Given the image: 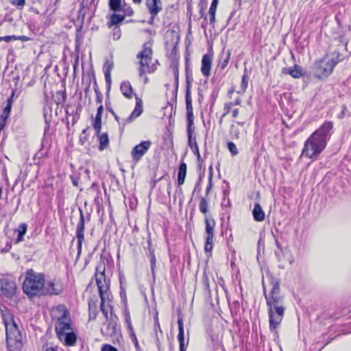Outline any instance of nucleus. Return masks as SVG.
<instances>
[{
	"label": "nucleus",
	"instance_id": "11",
	"mask_svg": "<svg viewBox=\"0 0 351 351\" xmlns=\"http://www.w3.org/2000/svg\"><path fill=\"white\" fill-rule=\"evenodd\" d=\"M62 291L63 287L60 282L54 280L45 281L43 295H59Z\"/></svg>",
	"mask_w": 351,
	"mask_h": 351
},
{
	"label": "nucleus",
	"instance_id": "20",
	"mask_svg": "<svg viewBox=\"0 0 351 351\" xmlns=\"http://www.w3.org/2000/svg\"><path fill=\"white\" fill-rule=\"evenodd\" d=\"M178 340L179 341L180 348H186L184 345V323H183V317L182 316H179L178 319Z\"/></svg>",
	"mask_w": 351,
	"mask_h": 351
},
{
	"label": "nucleus",
	"instance_id": "45",
	"mask_svg": "<svg viewBox=\"0 0 351 351\" xmlns=\"http://www.w3.org/2000/svg\"><path fill=\"white\" fill-rule=\"evenodd\" d=\"M232 106H233V103L232 102H230V103L226 104V106H225L226 112L223 115V117H224L226 114L230 113Z\"/></svg>",
	"mask_w": 351,
	"mask_h": 351
},
{
	"label": "nucleus",
	"instance_id": "35",
	"mask_svg": "<svg viewBox=\"0 0 351 351\" xmlns=\"http://www.w3.org/2000/svg\"><path fill=\"white\" fill-rule=\"evenodd\" d=\"M10 3L16 7L18 9H23V6L25 4V0H9Z\"/></svg>",
	"mask_w": 351,
	"mask_h": 351
},
{
	"label": "nucleus",
	"instance_id": "30",
	"mask_svg": "<svg viewBox=\"0 0 351 351\" xmlns=\"http://www.w3.org/2000/svg\"><path fill=\"white\" fill-rule=\"evenodd\" d=\"M230 58V51L228 50L226 53L223 52L221 60L219 62V66L223 69L229 63Z\"/></svg>",
	"mask_w": 351,
	"mask_h": 351
},
{
	"label": "nucleus",
	"instance_id": "34",
	"mask_svg": "<svg viewBox=\"0 0 351 351\" xmlns=\"http://www.w3.org/2000/svg\"><path fill=\"white\" fill-rule=\"evenodd\" d=\"M149 255H150V262H151V269H152V274L154 276V269L156 267V257H155V255H154V250H151L149 248Z\"/></svg>",
	"mask_w": 351,
	"mask_h": 351
},
{
	"label": "nucleus",
	"instance_id": "57",
	"mask_svg": "<svg viewBox=\"0 0 351 351\" xmlns=\"http://www.w3.org/2000/svg\"><path fill=\"white\" fill-rule=\"evenodd\" d=\"M275 243L278 248L281 249V245L277 239H275Z\"/></svg>",
	"mask_w": 351,
	"mask_h": 351
},
{
	"label": "nucleus",
	"instance_id": "56",
	"mask_svg": "<svg viewBox=\"0 0 351 351\" xmlns=\"http://www.w3.org/2000/svg\"><path fill=\"white\" fill-rule=\"evenodd\" d=\"M241 99L238 98L235 100V101L232 102L233 103V106H235V105H240L241 104Z\"/></svg>",
	"mask_w": 351,
	"mask_h": 351
},
{
	"label": "nucleus",
	"instance_id": "33",
	"mask_svg": "<svg viewBox=\"0 0 351 351\" xmlns=\"http://www.w3.org/2000/svg\"><path fill=\"white\" fill-rule=\"evenodd\" d=\"M93 128L96 132L97 135H99L100 134L101 129V118L95 117L94 123H93Z\"/></svg>",
	"mask_w": 351,
	"mask_h": 351
},
{
	"label": "nucleus",
	"instance_id": "9",
	"mask_svg": "<svg viewBox=\"0 0 351 351\" xmlns=\"http://www.w3.org/2000/svg\"><path fill=\"white\" fill-rule=\"evenodd\" d=\"M136 106L134 110L132 112L130 115L127 118H122L121 121H120L119 117L114 114V118L116 121L119 123L120 125H122V128H123L126 124L131 123L136 118L139 117L142 112H143V106H142V101L136 97Z\"/></svg>",
	"mask_w": 351,
	"mask_h": 351
},
{
	"label": "nucleus",
	"instance_id": "8",
	"mask_svg": "<svg viewBox=\"0 0 351 351\" xmlns=\"http://www.w3.org/2000/svg\"><path fill=\"white\" fill-rule=\"evenodd\" d=\"M335 64L333 60L326 58L317 61L314 66L315 75L317 78L328 77L332 72Z\"/></svg>",
	"mask_w": 351,
	"mask_h": 351
},
{
	"label": "nucleus",
	"instance_id": "46",
	"mask_svg": "<svg viewBox=\"0 0 351 351\" xmlns=\"http://www.w3.org/2000/svg\"><path fill=\"white\" fill-rule=\"evenodd\" d=\"M231 133L234 138H239V131H237V130L235 129L234 125H232V126H231Z\"/></svg>",
	"mask_w": 351,
	"mask_h": 351
},
{
	"label": "nucleus",
	"instance_id": "55",
	"mask_svg": "<svg viewBox=\"0 0 351 351\" xmlns=\"http://www.w3.org/2000/svg\"><path fill=\"white\" fill-rule=\"evenodd\" d=\"M1 41H3V40L5 41V42L11 41L10 36H6L1 37Z\"/></svg>",
	"mask_w": 351,
	"mask_h": 351
},
{
	"label": "nucleus",
	"instance_id": "50",
	"mask_svg": "<svg viewBox=\"0 0 351 351\" xmlns=\"http://www.w3.org/2000/svg\"><path fill=\"white\" fill-rule=\"evenodd\" d=\"M217 5H218V0H213V2L211 3V5L209 9L213 8V10H217Z\"/></svg>",
	"mask_w": 351,
	"mask_h": 351
},
{
	"label": "nucleus",
	"instance_id": "48",
	"mask_svg": "<svg viewBox=\"0 0 351 351\" xmlns=\"http://www.w3.org/2000/svg\"><path fill=\"white\" fill-rule=\"evenodd\" d=\"M127 328L128 329V332L130 336L132 335L133 334H135L132 323H129L128 324H127Z\"/></svg>",
	"mask_w": 351,
	"mask_h": 351
},
{
	"label": "nucleus",
	"instance_id": "2",
	"mask_svg": "<svg viewBox=\"0 0 351 351\" xmlns=\"http://www.w3.org/2000/svg\"><path fill=\"white\" fill-rule=\"evenodd\" d=\"M51 312L56 319L55 330L59 340L66 346H74L76 344L77 336L71 327L69 310L64 305L60 304Z\"/></svg>",
	"mask_w": 351,
	"mask_h": 351
},
{
	"label": "nucleus",
	"instance_id": "40",
	"mask_svg": "<svg viewBox=\"0 0 351 351\" xmlns=\"http://www.w3.org/2000/svg\"><path fill=\"white\" fill-rule=\"evenodd\" d=\"M199 6H200L199 12H200L201 16L202 17H204L205 20H206V16H204V10H205V8H206V1H202L200 4H199Z\"/></svg>",
	"mask_w": 351,
	"mask_h": 351
},
{
	"label": "nucleus",
	"instance_id": "4",
	"mask_svg": "<svg viewBox=\"0 0 351 351\" xmlns=\"http://www.w3.org/2000/svg\"><path fill=\"white\" fill-rule=\"evenodd\" d=\"M44 284L45 276L31 270L27 272L23 284V290L30 298L43 295Z\"/></svg>",
	"mask_w": 351,
	"mask_h": 351
},
{
	"label": "nucleus",
	"instance_id": "27",
	"mask_svg": "<svg viewBox=\"0 0 351 351\" xmlns=\"http://www.w3.org/2000/svg\"><path fill=\"white\" fill-rule=\"evenodd\" d=\"M248 85V80L247 75L244 74L242 77L241 84V88L240 89L235 90L234 89H232L229 90V93H232L234 91H237L239 94H243L247 87Z\"/></svg>",
	"mask_w": 351,
	"mask_h": 351
},
{
	"label": "nucleus",
	"instance_id": "64",
	"mask_svg": "<svg viewBox=\"0 0 351 351\" xmlns=\"http://www.w3.org/2000/svg\"><path fill=\"white\" fill-rule=\"evenodd\" d=\"M180 351H186V348H180Z\"/></svg>",
	"mask_w": 351,
	"mask_h": 351
},
{
	"label": "nucleus",
	"instance_id": "19",
	"mask_svg": "<svg viewBox=\"0 0 351 351\" xmlns=\"http://www.w3.org/2000/svg\"><path fill=\"white\" fill-rule=\"evenodd\" d=\"M252 215L256 221H263L265 218V213L259 203H256L252 210Z\"/></svg>",
	"mask_w": 351,
	"mask_h": 351
},
{
	"label": "nucleus",
	"instance_id": "39",
	"mask_svg": "<svg viewBox=\"0 0 351 351\" xmlns=\"http://www.w3.org/2000/svg\"><path fill=\"white\" fill-rule=\"evenodd\" d=\"M105 300H101V305H100V308H101V310L104 314V315L105 316L106 320L109 319H110V317L108 316V309L106 308L105 307Z\"/></svg>",
	"mask_w": 351,
	"mask_h": 351
},
{
	"label": "nucleus",
	"instance_id": "15",
	"mask_svg": "<svg viewBox=\"0 0 351 351\" xmlns=\"http://www.w3.org/2000/svg\"><path fill=\"white\" fill-rule=\"evenodd\" d=\"M117 317H113L112 313H110V319L106 320L107 327L104 330H101V332L107 336L112 337L117 334V324L116 322Z\"/></svg>",
	"mask_w": 351,
	"mask_h": 351
},
{
	"label": "nucleus",
	"instance_id": "17",
	"mask_svg": "<svg viewBox=\"0 0 351 351\" xmlns=\"http://www.w3.org/2000/svg\"><path fill=\"white\" fill-rule=\"evenodd\" d=\"M212 60L211 54H205L202 58L201 72L205 77H208L210 74Z\"/></svg>",
	"mask_w": 351,
	"mask_h": 351
},
{
	"label": "nucleus",
	"instance_id": "25",
	"mask_svg": "<svg viewBox=\"0 0 351 351\" xmlns=\"http://www.w3.org/2000/svg\"><path fill=\"white\" fill-rule=\"evenodd\" d=\"M206 224V236L214 237V228L215 222L213 219H208V217H205Z\"/></svg>",
	"mask_w": 351,
	"mask_h": 351
},
{
	"label": "nucleus",
	"instance_id": "31",
	"mask_svg": "<svg viewBox=\"0 0 351 351\" xmlns=\"http://www.w3.org/2000/svg\"><path fill=\"white\" fill-rule=\"evenodd\" d=\"M7 105L3 108V112L1 117L8 119L10 116L11 110H12V97L7 99Z\"/></svg>",
	"mask_w": 351,
	"mask_h": 351
},
{
	"label": "nucleus",
	"instance_id": "12",
	"mask_svg": "<svg viewBox=\"0 0 351 351\" xmlns=\"http://www.w3.org/2000/svg\"><path fill=\"white\" fill-rule=\"evenodd\" d=\"M185 100L186 108L187 128L190 136L191 134V127L193 125V113L192 107V98L191 96V91L189 88L186 91Z\"/></svg>",
	"mask_w": 351,
	"mask_h": 351
},
{
	"label": "nucleus",
	"instance_id": "29",
	"mask_svg": "<svg viewBox=\"0 0 351 351\" xmlns=\"http://www.w3.org/2000/svg\"><path fill=\"white\" fill-rule=\"evenodd\" d=\"M97 136L99 137V149L103 150L105 148H106L108 145V136L107 133H104L101 134H99V135H97Z\"/></svg>",
	"mask_w": 351,
	"mask_h": 351
},
{
	"label": "nucleus",
	"instance_id": "16",
	"mask_svg": "<svg viewBox=\"0 0 351 351\" xmlns=\"http://www.w3.org/2000/svg\"><path fill=\"white\" fill-rule=\"evenodd\" d=\"M16 285L14 281L4 280L2 282L1 291L3 294L7 298L12 297L16 292Z\"/></svg>",
	"mask_w": 351,
	"mask_h": 351
},
{
	"label": "nucleus",
	"instance_id": "37",
	"mask_svg": "<svg viewBox=\"0 0 351 351\" xmlns=\"http://www.w3.org/2000/svg\"><path fill=\"white\" fill-rule=\"evenodd\" d=\"M215 13H216L215 10H213V8L209 9V10H208V14L210 16L209 23L213 26V27H214L215 23Z\"/></svg>",
	"mask_w": 351,
	"mask_h": 351
},
{
	"label": "nucleus",
	"instance_id": "49",
	"mask_svg": "<svg viewBox=\"0 0 351 351\" xmlns=\"http://www.w3.org/2000/svg\"><path fill=\"white\" fill-rule=\"evenodd\" d=\"M95 92L97 93V99H96V101L97 104H101V101H102V95H101L100 93H99L97 91V89H95Z\"/></svg>",
	"mask_w": 351,
	"mask_h": 351
},
{
	"label": "nucleus",
	"instance_id": "41",
	"mask_svg": "<svg viewBox=\"0 0 351 351\" xmlns=\"http://www.w3.org/2000/svg\"><path fill=\"white\" fill-rule=\"evenodd\" d=\"M192 149L193 150L194 154L195 155H197V159L199 160L200 154H199V147H198L195 137H194V148Z\"/></svg>",
	"mask_w": 351,
	"mask_h": 351
},
{
	"label": "nucleus",
	"instance_id": "7",
	"mask_svg": "<svg viewBox=\"0 0 351 351\" xmlns=\"http://www.w3.org/2000/svg\"><path fill=\"white\" fill-rule=\"evenodd\" d=\"M6 329L7 345L9 351H21L23 343L21 336L16 324H13L11 328H8L7 322L5 323Z\"/></svg>",
	"mask_w": 351,
	"mask_h": 351
},
{
	"label": "nucleus",
	"instance_id": "53",
	"mask_svg": "<svg viewBox=\"0 0 351 351\" xmlns=\"http://www.w3.org/2000/svg\"><path fill=\"white\" fill-rule=\"evenodd\" d=\"M124 14L126 15V14L129 16H131L133 14V10H132V8H128V9H125L124 10Z\"/></svg>",
	"mask_w": 351,
	"mask_h": 351
},
{
	"label": "nucleus",
	"instance_id": "59",
	"mask_svg": "<svg viewBox=\"0 0 351 351\" xmlns=\"http://www.w3.org/2000/svg\"><path fill=\"white\" fill-rule=\"evenodd\" d=\"M10 36V40H18V38H17L18 36Z\"/></svg>",
	"mask_w": 351,
	"mask_h": 351
},
{
	"label": "nucleus",
	"instance_id": "38",
	"mask_svg": "<svg viewBox=\"0 0 351 351\" xmlns=\"http://www.w3.org/2000/svg\"><path fill=\"white\" fill-rule=\"evenodd\" d=\"M193 128L192 126L191 127V134L189 136V130H187L188 143H189V147L191 149L194 148V138H193Z\"/></svg>",
	"mask_w": 351,
	"mask_h": 351
},
{
	"label": "nucleus",
	"instance_id": "44",
	"mask_svg": "<svg viewBox=\"0 0 351 351\" xmlns=\"http://www.w3.org/2000/svg\"><path fill=\"white\" fill-rule=\"evenodd\" d=\"M7 119L4 117H0V131H2L7 123Z\"/></svg>",
	"mask_w": 351,
	"mask_h": 351
},
{
	"label": "nucleus",
	"instance_id": "52",
	"mask_svg": "<svg viewBox=\"0 0 351 351\" xmlns=\"http://www.w3.org/2000/svg\"><path fill=\"white\" fill-rule=\"evenodd\" d=\"M17 38H18V40L23 41V42H26V41H28L30 40L29 38L26 36H18Z\"/></svg>",
	"mask_w": 351,
	"mask_h": 351
},
{
	"label": "nucleus",
	"instance_id": "10",
	"mask_svg": "<svg viewBox=\"0 0 351 351\" xmlns=\"http://www.w3.org/2000/svg\"><path fill=\"white\" fill-rule=\"evenodd\" d=\"M152 145L150 141H142L131 151V156L134 161H138L147 152Z\"/></svg>",
	"mask_w": 351,
	"mask_h": 351
},
{
	"label": "nucleus",
	"instance_id": "32",
	"mask_svg": "<svg viewBox=\"0 0 351 351\" xmlns=\"http://www.w3.org/2000/svg\"><path fill=\"white\" fill-rule=\"evenodd\" d=\"M213 239L214 237L206 236V242L204 250L206 252H211L213 247Z\"/></svg>",
	"mask_w": 351,
	"mask_h": 351
},
{
	"label": "nucleus",
	"instance_id": "21",
	"mask_svg": "<svg viewBox=\"0 0 351 351\" xmlns=\"http://www.w3.org/2000/svg\"><path fill=\"white\" fill-rule=\"evenodd\" d=\"M125 14H118L117 12H113L112 15L110 16V20L108 23L109 27L112 25H117L123 22L125 19Z\"/></svg>",
	"mask_w": 351,
	"mask_h": 351
},
{
	"label": "nucleus",
	"instance_id": "60",
	"mask_svg": "<svg viewBox=\"0 0 351 351\" xmlns=\"http://www.w3.org/2000/svg\"><path fill=\"white\" fill-rule=\"evenodd\" d=\"M46 351H58L55 348L50 347L46 350Z\"/></svg>",
	"mask_w": 351,
	"mask_h": 351
},
{
	"label": "nucleus",
	"instance_id": "51",
	"mask_svg": "<svg viewBox=\"0 0 351 351\" xmlns=\"http://www.w3.org/2000/svg\"><path fill=\"white\" fill-rule=\"evenodd\" d=\"M125 320L126 324H128L129 323H132L130 315L129 313H126L125 314Z\"/></svg>",
	"mask_w": 351,
	"mask_h": 351
},
{
	"label": "nucleus",
	"instance_id": "42",
	"mask_svg": "<svg viewBox=\"0 0 351 351\" xmlns=\"http://www.w3.org/2000/svg\"><path fill=\"white\" fill-rule=\"evenodd\" d=\"M101 351H118L117 349L109 344H105L102 346Z\"/></svg>",
	"mask_w": 351,
	"mask_h": 351
},
{
	"label": "nucleus",
	"instance_id": "6",
	"mask_svg": "<svg viewBox=\"0 0 351 351\" xmlns=\"http://www.w3.org/2000/svg\"><path fill=\"white\" fill-rule=\"evenodd\" d=\"M95 279L101 300L108 299L110 280L106 277L103 263H99L96 267Z\"/></svg>",
	"mask_w": 351,
	"mask_h": 351
},
{
	"label": "nucleus",
	"instance_id": "36",
	"mask_svg": "<svg viewBox=\"0 0 351 351\" xmlns=\"http://www.w3.org/2000/svg\"><path fill=\"white\" fill-rule=\"evenodd\" d=\"M227 146H228V149H229V151L233 156H236L238 154V153H239L238 149L237 148L236 145L234 143L228 142L227 144Z\"/></svg>",
	"mask_w": 351,
	"mask_h": 351
},
{
	"label": "nucleus",
	"instance_id": "28",
	"mask_svg": "<svg viewBox=\"0 0 351 351\" xmlns=\"http://www.w3.org/2000/svg\"><path fill=\"white\" fill-rule=\"evenodd\" d=\"M199 210L205 215V217H207V213L208 212V199L207 197H200Z\"/></svg>",
	"mask_w": 351,
	"mask_h": 351
},
{
	"label": "nucleus",
	"instance_id": "54",
	"mask_svg": "<svg viewBox=\"0 0 351 351\" xmlns=\"http://www.w3.org/2000/svg\"><path fill=\"white\" fill-rule=\"evenodd\" d=\"M239 108L234 109L233 111H232V117L234 118H237L238 117V115H239Z\"/></svg>",
	"mask_w": 351,
	"mask_h": 351
},
{
	"label": "nucleus",
	"instance_id": "58",
	"mask_svg": "<svg viewBox=\"0 0 351 351\" xmlns=\"http://www.w3.org/2000/svg\"><path fill=\"white\" fill-rule=\"evenodd\" d=\"M105 75H106V80L110 81V76L109 71H106V73H105Z\"/></svg>",
	"mask_w": 351,
	"mask_h": 351
},
{
	"label": "nucleus",
	"instance_id": "5",
	"mask_svg": "<svg viewBox=\"0 0 351 351\" xmlns=\"http://www.w3.org/2000/svg\"><path fill=\"white\" fill-rule=\"evenodd\" d=\"M152 44L150 42L145 43L142 49L136 55L138 60V72L140 77L146 73H151L156 71V66L153 62Z\"/></svg>",
	"mask_w": 351,
	"mask_h": 351
},
{
	"label": "nucleus",
	"instance_id": "22",
	"mask_svg": "<svg viewBox=\"0 0 351 351\" xmlns=\"http://www.w3.org/2000/svg\"><path fill=\"white\" fill-rule=\"evenodd\" d=\"M186 164L184 162H182L179 166L178 173V183L179 186L183 184L184 182L186 175Z\"/></svg>",
	"mask_w": 351,
	"mask_h": 351
},
{
	"label": "nucleus",
	"instance_id": "1",
	"mask_svg": "<svg viewBox=\"0 0 351 351\" xmlns=\"http://www.w3.org/2000/svg\"><path fill=\"white\" fill-rule=\"evenodd\" d=\"M271 289L267 294L264 291L267 304L268 306L269 329L275 330L277 329L285 315V306L284 297L280 294V285L278 281L271 282Z\"/></svg>",
	"mask_w": 351,
	"mask_h": 351
},
{
	"label": "nucleus",
	"instance_id": "18",
	"mask_svg": "<svg viewBox=\"0 0 351 351\" xmlns=\"http://www.w3.org/2000/svg\"><path fill=\"white\" fill-rule=\"evenodd\" d=\"M284 73L290 75L293 78H300L304 75V70L302 66L295 64L293 67L285 68L283 70Z\"/></svg>",
	"mask_w": 351,
	"mask_h": 351
},
{
	"label": "nucleus",
	"instance_id": "23",
	"mask_svg": "<svg viewBox=\"0 0 351 351\" xmlns=\"http://www.w3.org/2000/svg\"><path fill=\"white\" fill-rule=\"evenodd\" d=\"M121 90L123 95L129 99L133 96V91L131 84L128 81L123 82L121 84Z\"/></svg>",
	"mask_w": 351,
	"mask_h": 351
},
{
	"label": "nucleus",
	"instance_id": "62",
	"mask_svg": "<svg viewBox=\"0 0 351 351\" xmlns=\"http://www.w3.org/2000/svg\"><path fill=\"white\" fill-rule=\"evenodd\" d=\"M210 186H211V184H210V185L207 187V189H206V195H208V193H209V191H210Z\"/></svg>",
	"mask_w": 351,
	"mask_h": 351
},
{
	"label": "nucleus",
	"instance_id": "24",
	"mask_svg": "<svg viewBox=\"0 0 351 351\" xmlns=\"http://www.w3.org/2000/svg\"><path fill=\"white\" fill-rule=\"evenodd\" d=\"M124 3V0H109V8L113 12H120L123 10V3Z\"/></svg>",
	"mask_w": 351,
	"mask_h": 351
},
{
	"label": "nucleus",
	"instance_id": "47",
	"mask_svg": "<svg viewBox=\"0 0 351 351\" xmlns=\"http://www.w3.org/2000/svg\"><path fill=\"white\" fill-rule=\"evenodd\" d=\"M103 111H104V108H103V106L101 104L98 108H97V114H96V117L97 118L99 117V118H101L102 117V114H103Z\"/></svg>",
	"mask_w": 351,
	"mask_h": 351
},
{
	"label": "nucleus",
	"instance_id": "26",
	"mask_svg": "<svg viewBox=\"0 0 351 351\" xmlns=\"http://www.w3.org/2000/svg\"><path fill=\"white\" fill-rule=\"evenodd\" d=\"M27 226L26 223H23L19 224L16 231L18 232V237L16 242L19 243L23 241V237L26 234Z\"/></svg>",
	"mask_w": 351,
	"mask_h": 351
},
{
	"label": "nucleus",
	"instance_id": "13",
	"mask_svg": "<svg viewBox=\"0 0 351 351\" xmlns=\"http://www.w3.org/2000/svg\"><path fill=\"white\" fill-rule=\"evenodd\" d=\"M84 215L80 210V220L77 226L76 230V237L77 238V254L78 256L81 254L82 248V243L84 239Z\"/></svg>",
	"mask_w": 351,
	"mask_h": 351
},
{
	"label": "nucleus",
	"instance_id": "3",
	"mask_svg": "<svg viewBox=\"0 0 351 351\" xmlns=\"http://www.w3.org/2000/svg\"><path fill=\"white\" fill-rule=\"evenodd\" d=\"M332 128L331 121H325L306 139L302 154L309 158H317L325 149L331 136Z\"/></svg>",
	"mask_w": 351,
	"mask_h": 351
},
{
	"label": "nucleus",
	"instance_id": "43",
	"mask_svg": "<svg viewBox=\"0 0 351 351\" xmlns=\"http://www.w3.org/2000/svg\"><path fill=\"white\" fill-rule=\"evenodd\" d=\"M130 337L132 338V341L134 343L136 349L137 350H140V346H139V344H138V339H137V337L136 336V334H133Z\"/></svg>",
	"mask_w": 351,
	"mask_h": 351
},
{
	"label": "nucleus",
	"instance_id": "61",
	"mask_svg": "<svg viewBox=\"0 0 351 351\" xmlns=\"http://www.w3.org/2000/svg\"><path fill=\"white\" fill-rule=\"evenodd\" d=\"M134 3L140 4L142 0H132Z\"/></svg>",
	"mask_w": 351,
	"mask_h": 351
},
{
	"label": "nucleus",
	"instance_id": "63",
	"mask_svg": "<svg viewBox=\"0 0 351 351\" xmlns=\"http://www.w3.org/2000/svg\"><path fill=\"white\" fill-rule=\"evenodd\" d=\"M148 81H149L148 77H144V83H145V84H147V83L148 82Z\"/></svg>",
	"mask_w": 351,
	"mask_h": 351
},
{
	"label": "nucleus",
	"instance_id": "14",
	"mask_svg": "<svg viewBox=\"0 0 351 351\" xmlns=\"http://www.w3.org/2000/svg\"><path fill=\"white\" fill-rule=\"evenodd\" d=\"M146 6L152 16V21L162 10V2L160 0H146Z\"/></svg>",
	"mask_w": 351,
	"mask_h": 351
}]
</instances>
